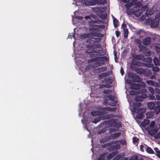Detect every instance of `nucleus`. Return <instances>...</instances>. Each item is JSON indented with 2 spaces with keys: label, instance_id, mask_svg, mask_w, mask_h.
<instances>
[{
  "label": "nucleus",
  "instance_id": "nucleus-1",
  "mask_svg": "<svg viewBox=\"0 0 160 160\" xmlns=\"http://www.w3.org/2000/svg\"><path fill=\"white\" fill-rule=\"evenodd\" d=\"M102 39L100 37L94 38L92 37L90 38L87 39L86 42L89 43L86 45V47L88 48L86 52L88 54L90 58H93L95 55L102 56L104 55L105 53L101 54L102 50L100 49H96V48H100L101 45L100 44H94L100 42Z\"/></svg>",
  "mask_w": 160,
  "mask_h": 160
},
{
  "label": "nucleus",
  "instance_id": "nucleus-2",
  "mask_svg": "<svg viewBox=\"0 0 160 160\" xmlns=\"http://www.w3.org/2000/svg\"><path fill=\"white\" fill-rule=\"evenodd\" d=\"M97 58L98 62L92 63V66L93 68L103 66L105 64L104 62L109 61L108 58L105 56L97 57Z\"/></svg>",
  "mask_w": 160,
  "mask_h": 160
},
{
  "label": "nucleus",
  "instance_id": "nucleus-3",
  "mask_svg": "<svg viewBox=\"0 0 160 160\" xmlns=\"http://www.w3.org/2000/svg\"><path fill=\"white\" fill-rule=\"evenodd\" d=\"M136 118L138 119H142L143 118V114L146 111V109L144 108H140L137 110Z\"/></svg>",
  "mask_w": 160,
  "mask_h": 160
},
{
  "label": "nucleus",
  "instance_id": "nucleus-4",
  "mask_svg": "<svg viewBox=\"0 0 160 160\" xmlns=\"http://www.w3.org/2000/svg\"><path fill=\"white\" fill-rule=\"evenodd\" d=\"M107 3V1L106 0H93L91 2L90 5H94L96 4H105ZM87 5H90L89 4H87Z\"/></svg>",
  "mask_w": 160,
  "mask_h": 160
},
{
  "label": "nucleus",
  "instance_id": "nucleus-5",
  "mask_svg": "<svg viewBox=\"0 0 160 160\" xmlns=\"http://www.w3.org/2000/svg\"><path fill=\"white\" fill-rule=\"evenodd\" d=\"M131 78L133 82H140L141 81V78L137 74H132L131 75Z\"/></svg>",
  "mask_w": 160,
  "mask_h": 160
},
{
  "label": "nucleus",
  "instance_id": "nucleus-6",
  "mask_svg": "<svg viewBox=\"0 0 160 160\" xmlns=\"http://www.w3.org/2000/svg\"><path fill=\"white\" fill-rule=\"evenodd\" d=\"M156 106L154 108L153 112L157 114L160 112V102H157L156 103Z\"/></svg>",
  "mask_w": 160,
  "mask_h": 160
},
{
  "label": "nucleus",
  "instance_id": "nucleus-7",
  "mask_svg": "<svg viewBox=\"0 0 160 160\" xmlns=\"http://www.w3.org/2000/svg\"><path fill=\"white\" fill-rule=\"evenodd\" d=\"M142 105V104L138 102H136L133 104L132 110L133 112H136L137 110Z\"/></svg>",
  "mask_w": 160,
  "mask_h": 160
},
{
  "label": "nucleus",
  "instance_id": "nucleus-8",
  "mask_svg": "<svg viewBox=\"0 0 160 160\" xmlns=\"http://www.w3.org/2000/svg\"><path fill=\"white\" fill-rule=\"evenodd\" d=\"M138 3V0H132L131 2L127 3L125 4L127 8L128 9L132 6L133 5H136Z\"/></svg>",
  "mask_w": 160,
  "mask_h": 160
},
{
  "label": "nucleus",
  "instance_id": "nucleus-9",
  "mask_svg": "<svg viewBox=\"0 0 160 160\" xmlns=\"http://www.w3.org/2000/svg\"><path fill=\"white\" fill-rule=\"evenodd\" d=\"M107 69V68L106 67H102L100 68H98L93 70L94 72L97 73H100L102 72L106 71Z\"/></svg>",
  "mask_w": 160,
  "mask_h": 160
},
{
  "label": "nucleus",
  "instance_id": "nucleus-10",
  "mask_svg": "<svg viewBox=\"0 0 160 160\" xmlns=\"http://www.w3.org/2000/svg\"><path fill=\"white\" fill-rule=\"evenodd\" d=\"M151 38L149 37H146L143 40V44L145 45H149L151 42Z\"/></svg>",
  "mask_w": 160,
  "mask_h": 160
},
{
  "label": "nucleus",
  "instance_id": "nucleus-11",
  "mask_svg": "<svg viewBox=\"0 0 160 160\" xmlns=\"http://www.w3.org/2000/svg\"><path fill=\"white\" fill-rule=\"evenodd\" d=\"M91 28V30H94L96 31H98V28L102 29H104L105 28V26L104 25H94Z\"/></svg>",
  "mask_w": 160,
  "mask_h": 160
},
{
  "label": "nucleus",
  "instance_id": "nucleus-12",
  "mask_svg": "<svg viewBox=\"0 0 160 160\" xmlns=\"http://www.w3.org/2000/svg\"><path fill=\"white\" fill-rule=\"evenodd\" d=\"M131 88L132 89L138 90L140 88L141 86L138 84L135 83L130 84Z\"/></svg>",
  "mask_w": 160,
  "mask_h": 160
},
{
  "label": "nucleus",
  "instance_id": "nucleus-13",
  "mask_svg": "<svg viewBox=\"0 0 160 160\" xmlns=\"http://www.w3.org/2000/svg\"><path fill=\"white\" fill-rule=\"evenodd\" d=\"M147 95L146 94H144L143 96H137L135 97V99L136 102H142L143 99L146 98Z\"/></svg>",
  "mask_w": 160,
  "mask_h": 160
},
{
  "label": "nucleus",
  "instance_id": "nucleus-14",
  "mask_svg": "<svg viewBox=\"0 0 160 160\" xmlns=\"http://www.w3.org/2000/svg\"><path fill=\"white\" fill-rule=\"evenodd\" d=\"M148 90L151 93L150 94L151 96H150V98L152 100H154L155 99V97L153 95L154 93V89L152 88L151 87H149L148 88Z\"/></svg>",
  "mask_w": 160,
  "mask_h": 160
},
{
  "label": "nucleus",
  "instance_id": "nucleus-15",
  "mask_svg": "<svg viewBox=\"0 0 160 160\" xmlns=\"http://www.w3.org/2000/svg\"><path fill=\"white\" fill-rule=\"evenodd\" d=\"M118 153V151L112 152L110 153L108 155L107 158L108 159H110L115 156Z\"/></svg>",
  "mask_w": 160,
  "mask_h": 160
},
{
  "label": "nucleus",
  "instance_id": "nucleus-16",
  "mask_svg": "<svg viewBox=\"0 0 160 160\" xmlns=\"http://www.w3.org/2000/svg\"><path fill=\"white\" fill-rule=\"evenodd\" d=\"M154 11L153 8H150L148 9L146 11L145 14L146 16L148 17H149V16H151L154 13Z\"/></svg>",
  "mask_w": 160,
  "mask_h": 160
},
{
  "label": "nucleus",
  "instance_id": "nucleus-17",
  "mask_svg": "<svg viewBox=\"0 0 160 160\" xmlns=\"http://www.w3.org/2000/svg\"><path fill=\"white\" fill-rule=\"evenodd\" d=\"M148 67H152V70L153 71L158 72L159 70V68L157 66L153 67V65L152 64H149L147 65Z\"/></svg>",
  "mask_w": 160,
  "mask_h": 160
},
{
  "label": "nucleus",
  "instance_id": "nucleus-18",
  "mask_svg": "<svg viewBox=\"0 0 160 160\" xmlns=\"http://www.w3.org/2000/svg\"><path fill=\"white\" fill-rule=\"evenodd\" d=\"M155 103L152 102H150L148 103V108L151 110L154 108L155 107Z\"/></svg>",
  "mask_w": 160,
  "mask_h": 160
},
{
  "label": "nucleus",
  "instance_id": "nucleus-19",
  "mask_svg": "<svg viewBox=\"0 0 160 160\" xmlns=\"http://www.w3.org/2000/svg\"><path fill=\"white\" fill-rule=\"evenodd\" d=\"M92 34V33H91V32L88 33H84L81 35V38H92L91 35Z\"/></svg>",
  "mask_w": 160,
  "mask_h": 160
},
{
  "label": "nucleus",
  "instance_id": "nucleus-20",
  "mask_svg": "<svg viewBox=\"0 0 160 160\" xmlns=\"http://www.w3.org/2000/svg\"><path fill=\"white\" fill-rule=\"evenodd\" d=\"M143 74L145 76L149 77L151 76L152 73L150 70L146 69H144V72L143 73Z\"/></svg>",
  "mask_w": 160,
  "mask_h": 160
},
{
  "label": "nucleus",
  "instance_id": "nucleus-21",
  "mask_svg": "<svg viewBox=\"0 0 160 160\" xmlns=\"http://www.w3.org/2000/svg\"><path fill=\"white\" fill-rule=\"evenodd\" d=\"M109 75V74L108 72H105L98 75V77L99 79H102V78L105 77Z\"/></svg>",
  "mask_w": 160,
  "mask_h": 160
},
{
  "label": "nucleus",
  "instance_id": "nucleus-22",
  "mask_svg": "<svg viewBox=\"0 0 160 160\" xmlns=\"http://www.w3.org/2000/svg\"><path fill=\"white\" fill-rule=\"evenodd\" d=\"M110 139V137H105L100 139V142L101 143H104L108 141Z\"/></svg>",
  "mask_w": 160,
  "mask_h": 160
},
{
  "label": "nucleus",
  "instance_id": "nucleus-23",
  "mask_svg": "<svg viewBox=\"0 0 160 160\" xmlns=\"http://www.w3.org/2000/svg\"><path fill=\"white\" fill-rule=\"evenodd\" d=\"M106 98V101L107 102H108V100H111L113 101L115 99L114 96L112 95H109L106 96L105 97Z\"/></svg>",
  "mask_w": 160,
  "mask_h": 160
},
{
  "label": "nucleus",
  "instance_id": "nucleus-24",
  "mask_svg": "<svg viewBox=\"0 0 160 160\" xmlns=\"http://www.w3.org/2000/svg\"><path fill=\"white\" fill-rule=\"evenodd\" d=\"M142 12L141 10L138 9L134 11V15L137 17L140 16L142 14Z\"/></svg>",
  "mask_w": 160,
  "mask_h": 160
},
{
  "label": "nucleus",
  "instance_id": "nucleus-25",
  "mask_svg": "<svg viewBox=\"0 0 160 160\" xmlns=\"http://www.w3.org/2000/svg\"><path fill=\"white\" fill-rule=\"evenodd\" d=\"M157 132L158 130L156 128H154L153 129H150L148 132L150 135H153L155 134Z\"/></svg>",
  "mask_w": 160,
  "mask_h": 160
},
{
  "label": "nucleus",
  "instance_id": "nucleus-26",
  "mask_svg": "<svg viewBox=\"0 0 160 160\" xmlns=\"http://www.w3.org/2000/svg\"><path fill=\"white\" fill-rule=\"evenodd\" d=\"M134 10L133 8H128L127 11V13L128 15H132V14H134Z\"/></svg>",
  "mask_w": 160,
  "mask_h": 160
},
{
  "label": "nucleus",
  "instance_id": "nucleus-27",
  "mask_svg": "<svg viewBox=\"0 0 160 160\" xmlns=\"http://www.w3.org/2000/svg\"><path fill=\"white\" fill-rule=\"evenodd\" d=\"M154 112H149L146 113V117L147 118H150L153 117Z\"/></svg>",
  "mask_w": 160,
  "mask_h": 160
},
{
  "label": "nucleus",
  "instance_id": "nucleus-28",
  "mask_svg": "<svg viewBox=\"0 0 160 160\" xmlns=\"http://www.w3.org/2000/svg\"><path fill=\"white\" fill-rule=\"evenodd\" d=\"M113 17V23L114 25V26L115 27H117L118 26V19H117L116 18Z\"/></svg>",
  "mask_w": 160,
  "mask_h": 160
},
{
  "label": "nucleus",
  "instance_id": "nucleus-29",
  "mask_svg": "<svg viewBox=\"0 0 160 160\" xmlns=\"http://www.w3.org/2000/svg\"><path fill=\"white\" fill-rule=\"evenodd\" d=\"M124 30V37L125 38H127L128 37V29L126 28H123Z\"/></svg>",
  "mask_w": 160,
  "mask_h": 160
},
{
  "label": "nucleus",
  "instance_id": "nucleus-30",
  "mask_svg": "<svg viewBox=\"0 0 160 160\" xmlns=\"http://www.w3.org/2000/svg\"><path fill=\"white\" fill-rule=\"evenodd\" d=\"M159 22L153 21L152 22L151 26L152 27L156 28L158 26Z\"/></svg>",
  "mask_w": 160,
  "mask_h": 160
},
{
  "label": "nucleus",
  "instance_id": "nucleus-31",
  "mask_svg": "<svg viewBox=\"0 0 160 160\" xmlns=\"http://www.w3.org/2000/svg\"><path fill=\"white\" fill-rule=\"evenodd\" d=\"M145 69H143L142 68H138L136 70V72L138 74H143V73L144 72V70Z\"/></svg>",
  "mask_w": 160,
  "mask_h": 160
},
{
  "label": "nucleus",
  "instance_id": "nucleus-32",
  "mask_svg": "<svg viewBox=\"0 0 160 160\" xmlns=\"http://www.w3.org/2000/svg\"><path fill=\"white\" fill-rule=\"evenodd\" d=\"M153 62L154 64L156 65H159V59H158L157 58L154 57L153 59Z\"/></svg>",
  "mask_w": 160,
  "mask_h": 160
},
{
  "label": "nucleus",
  "instance_id": "nucleus-33",
  "mask_svg": "<svg viewBox=\"0 0 160 160\" xmlns=\"http://www.w3.org/2000/svg\"><path fill=\"white\" fill-rule=\"evenodd\" d=\"M118 142V141H112L111 142L109 143H107L103 145H102V146H103V148L105 147V146H106V145L110 147L112 144H115L116 142Z\"/></svg>",
  "mask_w": 160,
  "mask_h": 160
},
{
  "label": "nucleus",
  "instance_id": "nucleus-34",
  "mask_svg": "<svg viewBox=\"0 0 160 160\" xmlns=\"http://www.w3.org/2000/svg\"><path fill=\"white\" fill-rule=\"evenodd\" d=\"M121 134V132H116L112 134V138H118Z\"/></svg>",
  "mask_w": 160,
  "mask_h": 160
},
{
  "label": "nucleus",
  "instance_id": "nucleus-35",
  "mask_svg": "<svg viewBox=\"0 0 160 160\" xmlns=\"http://www.w3.org/2000/svg\"><path fill=\"white\" fill-rule=\"evenodd\" d=\"M154 150L156 153L155 154L156 155L160 158V151L157 148H154Z\"/></svg>",
  "mask_w": 160,
  "mask_h": 160
},
{
  "label": "nucleus",
  "instance_id": "nucleus-36",
  "mask_svg": "<svg viewBox=\"0 0 160 160\" xmlns=\"http://www.w3.org/2000/svg\"><path fill=\"white\" fill-rule=\"evenodd\" d=\"M147 152L150 154H153L154 153V152L153 150L150 147H148L146 149Z\"/></svg>",
  "mask_w": 160,
  "mask_h": 160
},
{
  "label": "nucleus",
  "instance_id": "nucleus-37",
  "mask_svg": "<svg viewBox=\"0 0 160 160\" xmlns=\"http://www.w3.org/2000/svg\"><path fill=\"white\" fill-rule=\"evenodd\" d=\"M134 41L136 43L138 44L139 47L140 48L141 47H143V46L141 45V42L140 39H135Z\"/></svg>",
  "mask_w": 160,
  "mask_h": 160
},
{
  "label": "nucleus",
  "instance_id": "nucleus-38",
  "mask_svg": "<svg viewBox=\"0 0 160 160\" xmlns=\"http://www.w3.org/2000/svg\"><path fill=\"white\" fill-rule=\"evenodd\" d=\"M88 62L90 63H93L94 62H98L97 57L90 59Z\"/></svg>",
  "mask_w": 160,
  "mask_h": 160
},
{
  "label": "nucleus",
  "instance_id": "nucleus-39",
  "mask_svg": "<svg viewBox=\"0 0 160 160\" xmlns=\"http://www.w3.org/2000/svg\"><path fill=\"white\" fill-rule=\"evenodd\" d=\"M99 16L100 18L103 19H104L107 18V14L106 13L100 14Z\"/></svg>",
  "mask_w": 160,
  "mask_h": 160
},
{
  "label": "nucleus",
  "instance_id": "nucleus-40",
  "mask_svg": "<svg viewBox=\"0 0 160 160\" xmlns=\"http://www.w3.org/2000/svg\"><path fill=\"white\" fill-rule=\"evenodd\" d=\"M99 88H110V86L108 84H100L99 85Z\"/></svg>",
  "mask_w": 160,
  "mask_h": 160
},
{
  "label": "nucleus",
  "instance_id": "nucleus-41",
  "mask_svg": "<svg viewBox=\"0 0 160 160\" xmlns=\"http://www.w3.org/2000/svg\"><path fill=\"white\" fill-rule=\"evenodd\" d=\"M100 112L98 111H92L91 112V114L92 116H96L100 115Z\"/></svg>",
  "mask_w": 160,
  "mask_h": 160
},
{
  "label": "nucleus",
  "instance_id": "nucleus-42",
  "mask_svg": "<svg viewBox=\"0 0 160 160\" xmlns=\"http://www.w3.org/2000/svg\"><path fill=\"white\" fill-rule=\"evenodd\" d=\"M105 155L104 154L100 155L98 158V160H105Z\"/></svg>",
  "mask_w": 160,
  "mask_h": 160
},
{
  "label": "nucleus",
  "instance_id": "nucleus-43",
  "mask_svg": "<svg viewBox=\"0 0 160 160\" xmlns=\"http://www.w3.org/2000/svg\"><path fill=\"white\" fill-rule=\"evenodd\" d=\"M101 22V20H92L90 22L92 23H100Z\"/></svg>",
  "mask_w": 160,
  "mask_h": 160
},
{
  "label": "nucleus",
  "instance_id": "nucleus-44",
  "mask_svg": "<svg viewBox=\"0 0 160 160\" xmlns=\"http://www.w3.org/2000/svg\"><path fill=\"white\" fill-rule=\"evenodd\" d=\"M103 93L105 94H108L110 93H112V90L110 89H108L107 90H104L103 91Z\"/></svg>",
  "mask_w": 160,
  "mask_h": 160
},
{
  "label": "nucleus",
  "instance_id": "nucleus-45",
  "mask_svg": "<svg viewBox=\"0 0 160 160\" xmlns=\"http://www.w3.org/2000/svg\"><path fill=\"white\" fill-rule=\"evenodd\" d=\"M100 120V118L98 117V118L94 119L92 121V122L96 124L97 122H99Z\"/></svg>",
  "mask_w": 160,
  "mask_h": 160
},
{
  "label": "nucleus",
  "instance_id": "nucleus-46",
  "mask_svg": "<svg viewBox=\"0 0 160 160\" xmlns=\"http://www.w3.org/2000/svg\"><path fill=\"white\" fill-rule=\"evenodd\" d=\"M133 142V143H137L139 141V139L136 137H133L132 138Z\"/></svg>",
  "mask_w": 160,
  "mask_h": 160
},
{
  "label": "nucleus",
  "instance_id": "nucleus-47",
  "mask_svg": "<svg viewBox=\"0 0 160 160\" xmlns=\"http://www.w3.org/2000/svg\"><path fill=\"white\" fill-rule=\"evenodd\" d=\"M106 109L107 110L111 111H113V112H115L116 110V108H104L103 109V110H105Z\"/></svg>",
  "mask_w": 160,
  "mask_h": 160
},
{
  "label": "nucleus",
  "instance_id": "nucleus-48",
  "mask_svg": "<svg viewBox=\"0 0 160 160\" xmlns=\"http://www.w3.org/2000/svg\"><path fill=\"white\" fill-rule=\"evenodd\" d=\"M91 33H92V35H91L92 37H94V36L96 37H98L99 36V33L95 32H91Z\"/></svg>",
  "mask_w": 160,
  "mask_h": 160
},
{
  "label": "nucleus",
  "instance_id": "nucleus-49",
  "mask_svg": "<svg viewBox=\"0 0 160 160\" xmlns=\"http://www.w3.org/2000/svg\"><path fill=\"white\" fill-rule=\"evenodd\" d=\"M112 127L114 128H117L118 129L119 128L121 127L122 126L120 124L116 123L112 125Z\"/></svg>",
  "mask_w": 160,
  "mask_h": 160
},
{
  "label": "nucleus",
  "instance_id": "nucleus-50",
  "mask_svg": "<svg viewBox=\"0 0 160 160\" xmlns=\"http://www.w3.org/2000/svg\"><path fill=\"white\" fill-rule=\"evenodd\" d=\"M117 103V102L115 101H112L110 102H109L108 103V105L112 106H115Z\"/></svg>",
  "mask_w": 160,
  "mask_h": 160
},
{
  "label": "nucleus",
  "instance_id": "nucleus-51",
  "mask_svg": "<svg viewBox=\"0 0 160 160\" xmlns=\"http://www.w3.org/2000/svg\"><path fill=\"white\" fill-rule=\"evenodd\" d=\"M155 49L157 52L159 53L160 52V44H158L155 46Z\"/></svg>",
  "mask_w": 160,
  "mask_h": 160
},
{
  "label": "nucleus",
  "instance_id": "nucleus-52",
  "mask_svg": "<svg viewBox=\"0 0 160 160\" xmlns=\"http://www.w3.org/2000/svg\"><path fill=\"white\" fill-rule=\"evenodd\" d=\"M121 157V155L120 154H118L116 155L112 160H118Z\"/></svg>",
  "mask_w": 160,
  "mask_h": 160
},
{
  "label": "nucleus",
  "instance_id": "nucleus-53",
  "mask_svg": "<svg viewBox=\"0 0 160 160\" xmlns=\"http://www.w3.org/2000/svg\"><path fill=\"white\" fill-rule=\"evenodd\" d=\"M146 82L148 84L152 86H153L154 83V82H153L152 80H147Z\"/></svg>",
  "mask_w": 160,
  "mask_h": 160
},
{
  "label": "nucleus",
  "instance_id": "nucleus-54",
  "mask_svg": "<svg viewBox=\"0 0 160 160\" xmlns=\"http://www.w3.org/2000/svg\"><path fill=\"white\" fill-rule=\"evenodd\" d=\"M118 130V128L116 129V128H111L109 129V132L110 133L112 132H115Z\"/></svg>",
  "mask_w": 160,
  "mask_h": 160
},
{
  "label": "nucleus",
  "instance_id": "nucleus-55",
  "mask_svg": "<svg viewBox=\"0 0 160 160\" xmlns=\"http://www.w3.org/2000/svg\"><path fill=\"white\" fill-rule=\"evenodd\" d=\"M138 157L137 156H132L129 160H137Z\"/></svg>",
  "mask_w": 160,
  "mask_h": 160
},
{
  "label": "nucleus",
  "instance_id": "nucleus-56",
  "mask_svg": "<svg viewBox=\"0 0 160 160\" xmlns=\"http://www.w3.org/2000/svg\"><path fill=\"white\" fill-rule=\"evenodd\" d=\"M155 122L154 121H152L149 125V127L151 128H153L155 125Z\"/></svg>",
  "mask_w": 160,
  "mask_h": 160
},
{
  "label": "nucleus",
  "instance_id": "nucleus-57",
  "mask_svg": "<svg viewBox=\"0 0 160 160\" xmlns=\"http://www.w3.org/2000/svg\"><path fill=\"white\" fill-rule=\"evenodd\" d=\"M114 145V146L115 150H118L121 147L120 145L119 144H116Z\"/></svg>",
  "mask_w": 160,
  "mask_h": 160
},
{
  "label": "nucleus",
  "instance_id": "nucleus-58",
  "mask_svg": "<svg viewBox=\"0 0 160 160\" xmlns=\"http://www.w3.org/2000/svg\"><path fill=\"white\" fill-rule=\"evenodd\" d=\"M155 93H157L158 94H159L160 93V90L158 88H155Z\"/></svg>",
  "mask_w": 160,
  "mask_h": 160
},
{
  "label": "nucleus",
  "instance_id": "nucleus-59",
  "mask_svg": "<svg viewBox=\"0 0 160 160\" xmlns=\"http://www.w3.org/2000/svg\"><path fill=\"white\" fill-rule=\"evenodd\" d=\"M120 143L122 145H125L126 143V142L124 140H121L120 141Z\"/></svg>",
  "mask_w": 160,
  "mask_h": 160
},
{
  "label": "nucleus",
  "instance_id": "nucleus-60",
  "mask_svg": "<svg viewBox=\"0 0 160 160\" xmlns=\"http://www.w3.org/2000/svg\"><path fill=\"white\" fill-rule=\"evenodd\" d=\"M150 121L148 120H144V123L145 124V125H147L148 124Z\"/></svg>",
  "mask_w": 160,
  "mask_h": 160
},
{
  "label": "nucleus",
  "instance_id": "nucleus-61",
  "mask_svg": "<svg viewBox=\"0 0 160 160\" xmlns=\"http://www.w3.org/2000/svg\"><path fill=\"white\" fill-rule=\"evenodd\" d=\"M140 92L141 93H146L147 92V90L145 88L141 89Z\"/></svg>",
  "mask_w": 160,
  "mask_h": 160
},
{
  "label": "nucleus",
  "instance_id": "nucleus-62",
  "mask_svg": "<svg viewBox=\"0 0 160 160\" xmlns=\"http://www.w3.org/2000/svg\"><path fill=\"white\" fill-rule=\"evenodd\" d=\"M109 150H115L114 145H111L109 148Z\"/></svg>",
  "mask_w": 160,
  "mask_h": 160
},
{
  "label": "nucleus",
  "instance_id": "nucleus-63",
  "mask_svg": "<svg viewBox=\"0 0 160 160\" xmlns=\"http://www.w3.org/2000/svg\"><path fill=\"white\" fill-rule=\"evenodd\" d=\"M115 33L117 37H118L120 34V32L118 30L115 31Z\"/></svg>",
  "mask_w": 160,
  "mask_h": 160
},
{
  "label": "nucleus",
  "instance_id": "nucleus-64",
  "mask_svg": "<svg viewBox=\"0 0 160 160\" xmlns=\"http://www.w3.org/2000/svg\"><path fill=\"white\" fill-rule=\"evenodd\" d=\"M120 72L121 74L123 76L124 73V70L122 68H121L120 69Z\"/></svg>",
  "mask_w": 160,
  "mask_h": 160
}]
</instances>
